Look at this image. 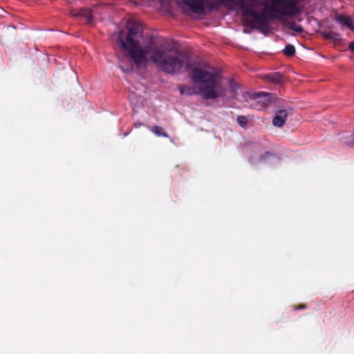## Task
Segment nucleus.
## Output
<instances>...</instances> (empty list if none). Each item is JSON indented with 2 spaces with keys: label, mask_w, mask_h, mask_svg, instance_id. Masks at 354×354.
<instances>
[{
  "label": "nucleus",
  "mask_w": 354,
  "mask_h": 354,
  "mask_svg": "<svg viewBox=\"0 0 354 354\" xmlns=\"http://www.w3.org/2000/svg\"><path fill=\"white\" fill-rule=\"evenodd\" d=\"M127 29V32L125 35L123 31H121L118 37V44L120 46L125 55L131 62L127 65L121 59H120L118 67L123 72L133 71V66L137 68L145 67L149 53H151L153 62L162 71L167 73H178L183 68L185 70L190 68L188 58L178 50L173 48L166 49L162 45L142 47L138 40L140 37L142 28L137 21L128 20Z\"/></svg>",
  "instance_id": "1"
},
{
  "label": "nucleus",
  "mask_w": 354,
  "mask_h": 354,
  "mask_svg": "<svg viewBox=\"0 0 354 354\" xmlns=\"http://www.w3.org/2000/svg\"><path fill=\"white\" fill-rule=\"evenodd\" d=\"M190 78L194 83H201L198 90L194 86L180 84L178 88L182 95L187 96L199 94L204 100L218 98L225 92L221 78L216 73L209 72L202 68L194 67Z\"/></svg>",
  "instance_id": "2"
},
{
  "label": "nucleus",
  "mask_w": 354,
  "mask_h": 354,
  "mask_svg": "<svg viewBox=\"0 0 354 354\" xmlns=\"http://www.w3.org/2000/svg\"><path fill=\"white\" fill-rule=\"evenodd\" d=\"M221 6L230 8L239 6L243 10V21L252 28L264 32V28L268 27L267 17L256 11L246 0H212V2L208 4L210 9L218 8Z\"/></svg>",
  "instance_id": "3"
},
{
  "label": "nucleus",
  "mask_w": 354,
  "mask_h": 354,
  "mask_svg": "<svg viewBox=\"0 0 354 354\" xmlns=\"http://www.w3.org/2000/svg\"><path fill=\"white\" fill-rule=\"evenodd\" d=\"M300 0H270L265 5L271 17L278 18L284 16H296L299 12L298 3Z\"/></svg>",
  "instance_id": "4"
},
{
  "label": "nucleus",
  "mask_w": 354,
  "mask_h": 354,
  "mask_svg": "<svg viewBox=\"0 0 354 354\" xmlns=\"http://www.w3.org/2000/svg\"><path fill=\"white\" fill-rule=\"evenodd\" d=\"M248 97L252 101L250 106L259 111L264 110L272 103L268 93H248Z\"/></svg>",
  "instance_id": "5"
},
{
  "label": "nucleus",
  "mask_w": 354,
  "mask_h": 354,
  "mask_svg": "<svg viewBox=\"0 0 354 354\" xmlns=\"http://www.w3.org/2000/svg\"><path fill=\"white\" fill-rule=\"evenodd\" d=\"M70 14L73 17L85 21L88 24H93V15L90 8L72 9Z\"/></svg>",
  "instance_id": "6"
},
{
  "label": "nucleus",
  "mask_w": 354,
  "mask_h": 354,
  "mask_svg": "<svg viewBox=\"0 0 354 354\" xmlns=\"http://www.w3.org/2000/svg\"><path fill=\"white\" fill-rule=\"evenodd\" d=\"M183 3L187 6L192 12L196 14H204L205 12L206 0H183Z\"/></svg>",
  "instance_id": "7"
},
{
  "label": "nucleus",
  "mask_w": 354,
  "mask_h": 354,
  "mask_svg": "<svg viewBox=\"0 0 354 354\" xmlns=\"http://www.w3.org/2000/svg\"><path fill=\"white\" fill-rule=\"evenodd\" d=\"M288 118V111L286 109H281L277 111L272 120V124L277 127H281L285 124Z\"/></svg>",
  "instance_id": "8"
},
{
  "label": "nucleus",
  "mask_w": 354,
  "mask_h": 354,
  "mask_svg": "<svg viewBox=\"0 0 354 354\" xmlns=\"http://www.w3.org/2000/svg\"><path fill=\"white\" fill-rule=\"evenodd\" d=\"M335 20L337 23H339L343 26H345L349 28L353 31H354V26L353 24V20H352L351 17H350L348 16H345L343 15H337L335 16Z\"/></svg>",
  "instance_id": "9"
},
{
  "label": "nucleus",
  "mask_w": 354,
  "mask_h": 354,
  "mask_svg": "<svg viewBox=\"0 0 354 354\" xmlns=\"http://www.w3.org/2000/svg\"><path fill=\"white\" fill-rule=\"evenodd\" d=\"M266 78L275 84H280L283 82V76L279 73H272L266 76Z\"/></svg>",
  "instance_id": "10"
},
{
  "label": "nucleus",
  "mask_w": 354,
  "mask_h": 354,
  "mask_svg": "<svg viewBox=\"0 0 354 354\" xmlns=\"http://www.w3.org/2000/svg\"><path fill=\"white\" fill-rule=\"evenodd\" d=\"M150 130L157 136H162L165 138H169L168 133H167L164 129L161 127L155 125L150 128Z\"/></svg>",
  "instance_id": "11"
},
{
  "label": "nucleus",
  "mask_w": 354,
  "mask_h": 354,
  "mask_svg": "<svg viewBox=\"0 0 354 354\" xmlns=\"http://www.w3.org/2000/svg\"><path fill=\"white\" fill-rule=\"evenodd\" d=\"M320 33L326 39H331L333 41H339L341 39V35L335 32H321Z\"/></svg>",
  "instance_id": "12"
},
{
  "label": "nucleus",
  "mask_w": 354,
  "mask_h": 354,
  "mask_svg": "<svg viewBox=\"0 0 354 354\" xmlns=\"http://www.w3.org/2000/svg\"><path fill=\"white\" fill-rule=\"evenodd\" d=\"M295 53V48L293 45L288 44L283 49V54L288 57H291Z\"/></svg>",
  "instance_id": "13"
},
{
  "label": "nucleus",
  "mask_w": 354,
  "mask_h": 354,
  "mask_svg": "<svg viewBox=\"0 0 354 354\" xmlns=\"http://www.w3.org/2000/svg\"><path fill=\"white\" fill-rule=\"evenodd\" d=\"M236 121H237L238 124L242 127H245L248 123V120L247 117H245L244 115L238 116L236 118Z\"/></svg>",
  "instance_id": "14"
},
{
  "label": "nucleus",
  "mask_w": 354,
  "mask_h": 354,
  "mask_svg": "<svg viewBox=\"0 0 354 354\" xmlns=\"http://www.w3.org/2000/svg\"><path fill=\"white\" fill-rule=\"evenodd\" d=\"M290 28L297 32L301 33L304 32V28L301 26H297L295 22L289 24Z\"/></svg>",
  "instance_id": "15"
},
{
  "label": "nucleus",
  "mask_w": 354,
  "mask_h": 354,
  "mask_svg": "<svg viewBox=\"0 0 354 354\" xmlns=\"http://www.w3.org/2000/svg\"><path fill=\"white\" fill-rule=\"evenodd\" d=\"M228 85H229L230 88L231 89V91L234 92L236 90V88L237 86L236 82L233 80H229Z\"/></svg>",
  "instance_id": "16"
},
{
  "label": "nucleus",
  "mask_w": 354,
  "mask_h": 354,
  "mask_svg": "<svg viewBox=\"0 0 354 354\" xmlns=\"http://www.w3.org/2000/svg\"><path fill=\"white\" fill-rule=\"evenodd\" d=\"M272 156V153L268 151H266L263 155L261 156V160H264L267 158Z\"/></svg>",
  "instance_id": "17"
},
{
  "label": "nucleus",
  "mask_w": 354,
  "mask_h": 354,
  "mask_svg": "<svg viewBox=\"0 0 354 354\" xmlns=\"http://www.w3.org/2000/svg\"><path fill=\"white\" fill-rule=\"evenodd\" d=\"M307 308L306 305V304H301L299 306H294V309L295 310H303V309H306Z\"/></svg>",
  "instance_id": "18"
},
{
  "label": "nucleus",
  "mask_w": 354,
  "mask_h": 354,
  "mask_svg": "<svg viewBox=\"0 0 354 354\" xmlns=\"http://www.w3.org/2000/svg\"><path fill=\"white\" fill-rule=\"evenodd\" d=\"M348 48L354 53V41H351L348 45Z\"/></svg>",
  "instance_id": "19"
},
{
  "label": "nucleus",
  "mask_w": 354,
  "mask_h": 354,
  "mask_svg": "<svg viewBox=\"0 0 354 354\" xmlns=\"http://www.w3.org/2000/svg\"><path fill=\"white\" fill-rule=\"evenodd\" d=\"M134 125H135V127L136 128H140L141 126H142V123H141V122H136V123L134 124Z\"/></svg>",
  "instance_id": "20"
},
{
  "label": "nucleus",
  "mask_w": 354,
  "mask_h": 354,
  "mask_svg": "<svg viewBox=\"0 0 354 354\" xmlns=\"http://www.w3.org/2000/svg\"><path fill=\"white\" fill-rule=\"evenodd\" d=\"M250 1H253L254 0H249Z\"/></svg>",
  "instance_id": "21"
}]
</instances>
